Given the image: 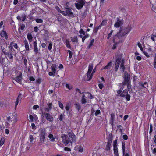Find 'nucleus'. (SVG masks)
<instances>
[{
    "label": "nucleus",
    "mask_w": 156,
    "mask_h": 156,
    "mask_svg": "<svg viewBox=\"0 0 156 156\" xmlns=\"http://www.w3.org/2000/svg\"><path fill=\"white\" fill-rule=\"evenodd\" d=\"M33 45L34 48V51L36 54H37L38 53V51L37 47V41L33 42Z\"/></svg>",
    "instance_id": "a211bd4d"
},
{
    "label": "nucleus",
    "mask_w": 156,
    "mask_h": 156,
    "mask_svg": "<svg viewBox=\"0 0 156 156\" xmlns=\"http://www.w3.org/2000/svg\"><path fill=\"white\" fill-rule=\"evenodd\" d=\"M139 87L140 89H143L144 88H145V87L144 85V83H139Z\"/></svg>",
    "instance_id": "473e14b6"
},
{
    "label": "nucleus",
    "mask_w": 156,
    "mask_h": 156,
    "mask_svg": "<svg viewBox=\"0 0 156 156\" xmlns=\"http://www.w3.org/2000/svg\"><path fill=\"white\" fill-rule=\"evenodd\" d=\"M89 35H85L82 38V42H84L85 39L86 38L88 37H89Z\"/></svg>",
    "instance_id": "5fc2aeb1"
},
{
    "label": "nucleus",
    "mask_w": 156,
    "mask_h": 156,
    "mask_svg": "<svg viewBox=\"0 0 156 156\" xmlns=\"http://www.w3.org/2000/svg\"><path fill=\"white\" fill-rule=\"evenodd\" d=\"M24 44L26 51L27 52H29L30 50L29 44L27 41L26 39L24 40Z\"/></svg>",
    "instance_id": "6ab92c4d"
},
{
    "label": "nucleus",
    "mask_w": 156,
    "mask_h": 156,
    "mask_svg": "<svg viewBox=\"0 0 156 156\" xmlns=\"http://www.w3.org/2000/svg\"><path fill=\"white\" fill-rule=\"evenodd\" d=\"M9 55H7L9 57V59L12 60L13 58L12 55H14L13 52L15 51V50L13 48V47L12 46H9Z\"/></svg>",
    "instance_id": "9b49d317"
},
{
    "label": "nucleus",
    "mask_w": 156,
    "mask_h": 156,
    "mask_svg": "<svg viewBox=\"0 0 156 156\" xmlns=\"http://www.w3.org/2000/svg\"><path fill=\"white\" fill-rule=\"evenodd\" d=\"M153 65L155 68H156V54L154 55Z\"/></svg>",
    "instance_id": "c9c22d12"
},
{
    "label": "nucleus",
    "mask_w": 156,
    "mask_h": 156,
    "mask_svg": "<svg viewBox=\"0 0 156 156\" xmlns=\"http://www.w3.org/2000/svg\"><path fill=\"white\" fill-rule=\"evenodd\" d=\"M66 88L69 89H71L72 88V87L70 86L68 84H66Z\"/></svg>",
    "instance_id": "0e129e2a"
},
{
    "label": "nucleus",
    "mask_w": 156,
    "mask_h": 156,
    "mask_svg": "<svg viewBox=\"0 0 156 156\" xmlns=\"http://www.w3.org/2000/svg\"><path fill=\"white\" fill-rule=\"evenodd\" d=\"M112 140V135H109L108 139V142L105 149L106 151H108L110 150Z\"/></svg>",
    "instance_id": "423d86ee"
},
{
    "label": "nucleus",
    "mask_w": 156,
    "mask_h": 156,
    "mask_svg": "<svg viewBox=\"0 0 156 156\" xmlns=\"http://www.w3.org/2000/svg\"><path fill=\"white\" fill-rule=\"evenodd\" d=\"M93 69V65L92 64H89L88 70L87 73V77L88 79L87 81L90 80L92 78L93 74L92 73L91 74V73Z\"/></svg>",
    "instance_id": "39448f33"
},
{
    "label": "nucleus",
    "mask_w": 156,
    "mask_h": 156,
    "mask_svg": "<svg viewBox=\"0 0 156 156\" xmlns=\"http://www.w3.org/2000/svg\"><path fill=\"white\" fill-rule=\"evenodd\" d=\"M27 37L29 41V42H31L32 41L33 37L30 33H28L27 35Z\"/></svg>",
    "instance_id": "cd10ccee"
},
{
    "label": "nucleus",
    "mask_w": 156,
    "mask_h": 156,
    "mask_svg": "<svg viewBox=\"0 0 156 156\" xmlns=\"http://www.w3.org/2000/svg\"><path fill=\"white\" fill-rule=\"evenodd\" d=\"M36 22L38 23H41L43 22V21L42 19H37L35 20Z\"/></svg>",
    "instance_id": "58836bf2"
},
{
    "label": "nucleus",
    "mask_w": 156,
    "mask_h": 156,
    "mask_svg": "<svg viewBox=\"0 0 156 156\" xmlns=\"http://www.w3.org/2000/svg\"><path fill=\"white\" fill-rule=\"evenodd\" d=\"M55 73H54V72H49L48 74L49 76H54L55 75Z\"/></svg>",
    "instance_id": "13d9d810"
},
{
    "label": "nucleus",
    "mask_w": 156,
    "mask_h": 156,
    "mask_svg": "<svg viewBox=\"0 0 156 156\" xmlns=\"http://www.w3.org/2000/svg\"><path fill=\"white\" fill-rule=\"evenodd\" d=\"M94 41V39H93L91 40V41L90 44L89 45L88 47L89 48H90L91 47V46H92L93 44Z\"/></svg>",
    "instance_id": "e433bc0d"
},
{
    "label": "nucleus",
    "mask_w": 156,
    "mask_h": 156,
    "mask_svg": "<svg viewBox=\"0 0 156 156\" xmlns=\"http://www.w3.org/2000/svg\"><path fill=\"white\" fill-rule=\"evenodd\" d=\"M0 35L2 37H5L6 39L8 38V35L7 33L6 32L4 31V30H3L1 32Z\"/></svg>",
    "instance_id": "5701e85b"
},
{
    "label": "nucleus",
    "mask_w": 156,
    "mask_h": 156,
    "mask_svg": "<svg viewBox=\"0 0 156 156\" xmlns=\"http://www.w3.org/2000/svg\"><path fill=\"white\" fill-rule=\"evenodd\" d=\"M31 126H32V128L34 130H35L36 128V127L35 124L34 123H32L31 124Z\"/></svg>",
    "instance_id": "052dcab7"
},
{
    "label": "nucleus",
    "mask_w": 156,
    "mask_h": 156,
    "mask_svg": "<svg viewBox=\"0 0 156 156\" xmlns=\"http://www.w3.org/2000/svg\"><path fill=\"white\" fill-rule=\"evenodd\" d=\"M67 51L69 53V58H71L73 55L72 52L70 50H68Z\"/></svg>",
    "instance_id": "a18cd8bd"
},
{
    "label": "nucleus",
    "mask_w": 156,
    "mask_h": 156,
    "mask_svg": "<svg viewBox=\"0 0 156 156\" xmlns=\"http://www.w3.org/2000/svg\"><path fill=\"white\" fill-rule=\"evenodd\" d=\"M26 15L25 14H22V21H24L26 19Z\"/></svg>",
    "instance_id": "ea45409f"
},
{
    "label": "nucleus",
    "mask_w": 156,
    "mask_h": 156,
    "mask_svg": "<svg viewBox=\"0 0 156 156\" xmlns=\"http://www.w3.org/2000/svg\"><path fill=\"white\" fill-rule=\"evenodd\" d=\"M29 139L30 140V143H32L34 140V138L33 137V136L32 135H30L29 136Z\"/></svg>",
    "instance_id": "8fccbe9b"
},
{
    "label": "nucleus",
    "mask_w": 156,
    "mask_h": 156,
    "mask_svg": "<svg viewBox=\"0 0 156 156\" xmlns=\"http://www.w3.org/2000/svg\"><path fill=\"white\" fill-rule=\"evenodd\" d=\"M98 29L97 27H96L94 28V32L95 33H97L98 30Z\"/></svg>",
    "instance_id": "774afa93"
},
{
    "label": "nucleus",
    "mask_w": 156,
    "mask_h": 156,
    "mask_svg": "<svg viewBox=\"0 0 156 156\" xmlns=\"http://www.w3.org/2000/svg\"><path fill=\"white\" fill-rule=\"evenodd\" d=\"M115 115L114 113H112L111 114V119L110 122L113 123L115 121Z\"/></svg>",
    "instance_id": "393cba45"
},
{
    "label": "nucleus",
    "mask_w": 156,
    "mask_h": 156,
    "mask_svg": "<svg viewBox=\"0 0 156 156\" xmlns=\"http://www.w3.org/2000/svg\"><path fill=\"white\" fill-rule=\"evenodd\" d=\"M75 106L76 108L78 110H79L81 108V106L80 104L78 103H76L75 104Z\"/></svg>",
    "instance_id": "2f4dec72"
},
{
    "label": "nucleus",
    "mask_w": 156,
    "mask_h": 156,
    "mask_svg": "<svg viewBox=\"0 0 156 156\" xmlns=\"http://www.w3.org/2000/svg\"><path fill=\"white\" fill-rule=\"evenodd\" d=\"M132 27L130 26H128L125 29L122 30L121 27L120 28V30L117 33L116 35H115L114 37L113 41L114 42L115 40V39L117 37L119 39H121L122 37L124 36L126 34L130 32L131 29Z\"/></svg>",
    "instance_id": "f257e3e1"
},
{
    "label": "nucleus",
    "mask_w": 156,
    "mask_h": 156,
    "mask_svg": "<svg viewBox=\"0 0 156 156\" xmlns=\"http://www.w3.org/2000/svg\"><path fill=\"white\" fill-rule=\"evenodd\" d=\"M21 94H19L16 99V100L15 102V108L16 107L19 103V101H20L21 100Z\"/></svg>",
    "instance_id": "aec40b11"
},
{
    "label": "nucleus",
    "mask_w": 156,
    "mask_h": 156,
    "mask_svg": "<svg viewBox=\"0 0 156 156\" xmlns=\"http://www.w3.org/2000/svg\"><path fill=\"white\" fill-rule=\"evenodd\" d=\"M130 80V76H129L127 72H124V77L123 81H126Z\"/></svg>",
    "instance_id": "f3484780"
},
{
    "label": "nucleus",
    "mask_w": 156,
    "mask_h": 156,
    "mask_svg": "<svg viewBox=\"0 0 156 156\" xmlns=\"http://www.w3.org/2000/svg\"><path fill=\"white\" fill-rule=\"evenodd\" d=\"M122 24V21L119 19L115 23L114 26L115 27L118 28Z\"/></svg>",
    "instance_id": "412c9836"
},
{
    "label": "nucleus",
    "mask_w": 156,
    "mask_h": 156,
    "mask_svg": "<svg viewBox=\"0 0 156 156\" xmlns=\"http://www.w3.org/2000/svg\"><path fill=\"white\" fill-rule=\"evenodd\" d=\"M99 88L101 89H102L103 87H104V85L103 84L100 83L99 84Z\"/></svg>",
    "instance_id": "338daca9"
},
{
    "label": "nucleus",
    "mask_w": 156,
    "mask_h": 156,
    "mask_svg": "<svg viewBox=\"0 0 156 156\" xmlns=\"http://www.w3.org/2000/svg\"><path fill=\"white\" fill-rule=\"evenodd\" d=\"M119 94H120L119 96L120 97H126V98L128 101H129L130 100V95L128 94V91L126 89L124 90L121 93H120Z\"/></svg>",
    "instance_id": "0eeeda50"
},
{
    "label": "nucleus",
    "mask_w": 156,
    "mask_h": 156,
    "mask_svg": "<svg viewBox=\"0 0 156 156\" xmlns=\"http://www.w3.org/2000/svg\"><path fill=\"white\" fill-rule=\"evenodd\" d=\"M79 32L80 34H82L84 35H85V32L83 31V30L81 29L79 31Z\"/></svg>",
    "instance_id": "4d7b16f0"
},
{
    "label": "nucleus",
    "mask_w": 156,
    "mask_h": 156,
    "mask_svg": "<svg viewBox=\"0 0 156 156\" xmlns=\"http://www.w3.org/2000/svg\"><path fill=\"white\" fill-rule=\"evenodd\" d=\"M117 39H119V38H118L117 37L115 39V42H114L113 41V42L115 43V44H114L113 45V47H112V48L113 49H116V48L117 43H115V41H117Z\"/></svg>",
    "instance_id": "f704fd0d"
},
{
    "label": "nucleus",
    "mask_w": 156,
    "mask_h": 156,
    "mask_svg": "<svg viewBox=\"0 0 156 156\" xmlns=\"http://www.w3.org/2000/svg\"><path fill=\"white\" fill-rule=\"evenodd\" d=\"M122 61V57L121 56L118 57L115 64V71L117 72L119 67L120 63Z\"/></svg>",
    "instance_id": "1a4fd4ad"
},
{
    "label": "nucleus",
    "mask_w": 156,
    "mask_h": 156,
    "mask_svg": "<svg viewBox=\"0 0 156 156\" xmlns=\"http://www.w3.org/2000/svg\"><path fill=\"white\" fill-rule=\"evenodd\" d=\"M61 138L62 139V142L66 146L69 143H70V140L69 139L67 135L63 134L61 135Z\"/></svg>",
    "instance_id": "6e6552de"
},
{
    "label": "nucleus",
    "mask_w": 156,
    "mask_h": 156,
    "mask_svg": "<svg viewBox=\"0 0 156 156\" xmlns=\"http://www.w3.org/2000/svg\"><path fill=\"white\" fill-rule=\"evenodd\" d=\"M52 44L51 43H50L48 46V49L49 50H51L52 48Z\"/></svg>",
    "instance_id": "680f3d73"
},
{
    "label": "nucleus",
    "mask_w": 156,
    "mask_h": 156,
    "mask_svg": "<svg viewBox=\"0 0 156 156\" xmlns=\"http://www.w3.org/2000/svg\"><path fill=\"white\" fill-rule=\"evenodd\" d=\"M56 65L55 64H52L51 66V70L54 73H56Z\"/></svg>",
    "instance_id": "bb28decb"
},
{
    "label": "nucleus",
    "mask_w": 156,
    "mask_h": 156,
    "mask_svg": "<svg viewBox=\"0 0 156 156\" xmlns=\"http://www.w3.org/2000/svg\"><path fill=\"white\" fill-rule=\"evenodd\" d=\"M81 102L82 104H85L87 102L86 98H82Z\"/></svg>",
    "instance_id": "79ce46f5"
},
{
    "label": "nucleus",
    "mask_w": 156,
    "mask_h": 156,
    "mask_svg": "<svg viewBox=\"0 0 156 156\" xmlns=\"http://www.w3.org/2000/svg\"><path fill=\"white\" fill-rule=\"evenodd\" d=\"M87 93L88 94V97L89 98L93 99L94 98L93 96L90 93L87 92Z\"/></svg>",
    "instance_id": "37998d69"
},
{
    "label": "nucleus",
    "mask_w": 156,
    "mask_h": 156,
    "mask_svg": "<svg viewBox=\"0 0 156 156\" xmlns=\"http://www.w3.org/2000/svg\"><path fill=\"white\" fill-rule=\"evenodd\" d=\"M125 85H127L128 90L129 92L132 91V89L131 85L130 84V80L126 81H123L122 83L119 84V86H120V89L117 91V93L118 94L120 93L124 88Z\"/></svg>",
    "instance_id": "f03ea898"
},
{
    "label": "nucleus",
    "mask_w": 156,
    "mask_h": 156,
    "mask_svg": "<svg viewBox=\"0 0 156 156\" xmlns=\"http://www.w3.org/2000/svg\"><path fill=\"white\" fill-rule=\"evenodd\" d=\"M52 103H50L48 105V107L45 109V111L48 112L49 110H51L52 108Z\"/></svg>",
    "instance_id": "c756f323"
},
{
    "label": "nucleus",
    "mask_w": 156,
    "mask_h": 156,
    "mask_svg": "<svg viewBox=\"0 0 156 156\" xmlns=\"http://www.w3.org/2000/svg\"><path fill=\"white\" fill-rule=\"evenodd\" d=\"M107 20H103L101 22V25L102 26H104L105 25V23L107 22Z\"/></svg>",
    "instance_id": "6e6d98bb"
},
{
    "label": "nucleus",
    "mask_w": 156,
    "mask_h": 156,
    "mask_svg": "<svg viewBox=\"0 0 156 156\" xmlns=\"http://www.w3.org/2000/svg\"><path fill=\"white\" fill-rule=\"evenodd\" d=\"M4 143V138H1L0 141V146L2 145Z\"/></svg>",
    "instance_id": "de8ad7c7"
},
{
    "label": "nucleus",
    "mask_w": 156,
    "mask_h": 156,
    "mask_svg": "<svg viewBox=\"0 0 156 156\" xmlns=\"http://www.w3.org/2000/svg\"><path fill=\"white\" fill-rule=\"evenodd\" d=\"M29 118L31 122H34V114L33 115H29Z\"/></svg>",
    "instance_id": "c03bdc74"
},
{
    "label": "nucleus",
    "mask_w": 156,
    "mask_h": 156,
    "mask_svg": "<svg viewBox=\"0 0 156 156\" xmlns=\"http://www.w3.org/2000/svg\"><path fill=\"white\" fill-rule=\"evenodd\" d=\"M28 2L27 0H24L23 2H21L19 3V5L20 6V9L21 10H23L27 7V5Z\"/></svg>",
    "instance_id": "ddd939ff"
},
{
    "label": "nucleus",
    "mask_w": 156,
    "mask_h": 156,
    "mask_svg": "<svg viewBox=\"0 0 156 156\" xmlns=\"http://www.w3.org/2000/svg\"><path fill=\"white\" fill-rule=\"evenodd\" d=\"M39 107V106L37 105H35L33 106V109L36 110Z\"/></svg>",
    "instance_id": "bf43d9fd"
},
{
    "label": "nucleus",
    "mask_w": 156,
    "mask_h": 156,
    "mask_svg": "<svg viewBox=\"0 0 156 156\" xmlns=\"http://www.w3.org/2000/svg\"><path fill=\"white\" fill-rule=\"evenodd\" d=\"M112 62L110 61L107 65H106L103 68V69H109L111 68V67L112 66Z\"/></svg>",
    "instance_id": "b1692460"
},
{
    "label": "nucleus",
    "mask_w": 156,
    "mask_h": 156,
    "mask_svg": "<svg viewBox=\"0 0 156 156\" xmlns=\"http://www.w3.org/2000/svg\"><path fill=\"white\" fill-rule=\"evenodd\" d=\"M121 62L120 68L122 71L123 72L125 69V67L124 66V61L122 60Z\"/></svg>",
    "instance_id": "4be33fe9"
},
{
    "label": "nucleus",
    "mask_w": 156,
    "mask_h": 156,
    "mask_svg": "<svg viewBox=\"0 0 156 156\" xmlns=\"http://www.w3.org/2000/svg\"><path fill=\"white\" fill-rule=\"evenodd\" d=\"M48 137L51 142H53L55 141V137H54L52 133H48Z\"/></svg>",
    "instance_id": "dca6fc26"
},
{
    "label": "nucleus",
    "mask_w": 156,
    "mask_h": 156,
    "mask_svg": "<svg viewBox=\"0 0 156 156\" xmlns=\"http://www.w3.org/2000/svg\"><path fill=\"white\" fill-rule=\"evenodd\" d=\"M58 104L59 107L62 109H63L64 108V106L63 104L60 102V101H58Z\"/></svg>",
    "instance_id": "09e8293b"
},
{
    "label": "nucleus",
    "mask_w": 156,
    "mask_h": 156,
    "mask_svg": "<svg viewBox=\"0 0 156 156\" xmlns=\"http://www.w3.org/2000/svg\"><path fill=\"white\" fill-rule=\"evenodd\" d=\"M117 128L120 130V132H122V129H121L122 126L121 125H119L117 126Z\"/></svg>",
    "instance_id": "864d4df0"
},
{
    "label": "nucleus",
    "mask_w": 156,
    "mask_h": 156,
    "mask_svg": "<svg viewBox=\"0 0 156 156\" xmlns=\"http://www.w3.org/2000/svg\"><path fill=\"white\" fill-rule=\"evenodd\" d=\"M65 10L66 13V16H68L71 17H73L74 16V14L72 12L71 10L69 7L65 8Z\"/></svg>",
    "instance_id": "f8f14e48"
},
{
    "label": "nucleus",
    "mask_w": 156,
    "mask_h": 156,
    "mask_svg": "<svg viewBox=\"0 0 156 156\" xmlns=\"http://www.w3.org/2000/svg\"><path fill=\"white\" fill-rule=\"evenodd\" d=\"M71 40L73 42L77 43L78 42V40L77 36L71 37Z\"/></svg>",
    "instance_id": "c85d7f7f"
},
{
    "label": "nucleus",
    "mask_w": 156,
    "mask_h": 156,
    "mask_svg": "<svg viewBox=\"0 0 156 156\" xmlns=\"http://www.w3.org/2000/svg\"><path fill=\"white\" fill-rule=\"evenodd\" d=\"M100 114H101L100 111L99 110H97L96 111L95 115L96 116H97Z\"/></svg>",
    "instance_id": "3c124183"
},
{
    "label": "nucleus",
    "mask_w": 156,
    "mask_h": 156,
    "mask_svg": "<svg viewBox=\"0 0 156 156\" xmlns=\"http://www.w3.org/2000/svg\"><path fill=\"white\" fill-rule=\"evenodd\" d=\"M69 43V40L68 39H66L65 42V43L66 44V46L68 48L71 49V47Z\"/></svg>",
    "instance_id": "a878e982"
},
{
    "label": "nucleus",
    "mask_w": 156,
    "mask_h": 156,
    "mask_svg": "<svg viewBox=\"0 0 156 156\" xmlns=\"http://www.w3.org/2000/svg\"><path fill=\"white\" fill-rule=\"evenodd\" d=\"M45 116L47 120L50 122L53 121L54 119L52 116L49 113L45 114Z\"/></svg>",
    "instance_id": "2eb2a0df"
},
{
    "label": "nucleus",
    "mask_w": 156,
    "mask_h": 156,
    "mask_svg": "<svg viewBox=\"0 0 156 156\" xmlns=\"http://www.w3.org/2000/svg\"><path fill=\"white\" fill-rule=\"evenodd\" d=\"M143 52L144 54L147 57H150V55H149L148 53L144 51H143Z\"/></svg>",
    "instance_id": "603ef678"
},
{
    "label": "nucleus",
    "mask_w": 156,
    "mask_h": 156,
    "mask_svg": "<svg viewBox=\"0 0 156 156\" xmlns=\"http://www.w3.org/2000/svg\"><path fill=\"white\" fill-rule=\"evenodd\" d=\"M137 45L139 47L140 50L143 51V48L140 42H138L137 44Z\"/></svg>",
    "instance_id": "49530a36"
},
{
    "label": "nucleus",
    "mask_w": 156,
    "mask_h": 156,
    "mask_svg": "<svg viewBox=\"0 0 156 156\" xmlns=\"http://www.w3.org/2000/svg\"><path fill=\"white\" fill-rule=\"evenodd\" d=\"M122 149L123 155H124L125 151V144L124 142H122Z\"/></svg>",
    "instance_id": "72a5a7b5"
},
{
    "label": "nucleus",
    "mask_w": 156,
    "mask_h": 156,
    "mask_svg": "<svg viewBox=\"0 0 156 156\" xmlns=\"http://www.w3.org/2000/svg\"><path fill=\"white\" fill-rule=\"evenodd\" d=\"M34 119L35 122H37L38 121V117L35 114H34Z\"/></svg>",
    "instance_id": "4c0bfd02"
},
{
    "label": "nucleus",
    "mask_w": 156,
    "mask_h": 156,
    "mask_svg": "<svg viewBox=\"0 0 156 156\" xmlns=\"http://www.w3.org/2000/svg\"><path fill=\"white\" fill-rule=\"evenodd\" d=\"M22 76L21 75H20L18 76H17L16 78V81L18 82L19 83H20V82H21V80H22Z\"/></svg>",
    "instance_id": "7c9ffc66"
},
{
    "label": "nucleus",
    "mask_w": 156,
    "mask_h": 156,
    "mask_svg": "<svg viewBox=\"0 0 156 156\" xmlns=\"http://www.w3.org/2000/svg\"><path fill=\"white\" fill-rule=\"evenodd\" d=\"M68 133L69 135V139L70 140V143H72L75 140V135L71 130H68Z\"/></svg>",
    "instance_id": "9d476101"
},
{
    "label": "nucleus",
    "mask_w": 156,
    "mask_h": 156,
    "mask_svg": "<svg viewBox=\"0 0 156 156\" xmlns=\"http://www.w3.org/2000/svg\"><path fill=\"white\" fill-rule=\"evenodd\" d=\"M27 59L26 58H25L24 59L23 63H24L25 65L26 66H27Z\"/></svg>",
    "instance_id": "69168bd1"
},
{
    "label": "nucleus",
    "mask_w": 156,
    "mask_h": 156,
    "mask_svg": "<svg viewBox=\"0 0 156 156\" xmlns=\"http://www.w3.org/2000/svg\"><path fill=\"white\" fill-rule=\"evenodd\" d=\"M47 132L45 129H42L40 132L39 142L40 145H41L42 144H44L45 136H46Z\"/></svg>",
    "instance_id": "7ed1b4c3"
},
{
    "label": "nucleus",
    "mask_w": 156,
    "mask_h": 156,
    "mask_svg": "<svg viewBox=\"0 0 156 156\" xmlns=\"http://www.w3.org/2000/svg\"><path fill=\"white\" fill-rule=\"evenodd\" d=\"M12 44H14L13 46L16 49H17L18 48V47L16 44H14L13 42H11L10 43V45H12Z\"/></svg>",
    "instance_id": "a19ab883"
},
{
    "label": "nucleus",
    "mask_w": 156,
    "mask_h": 156,
    "mask_svg": "<svg viewBox=\"0 0 156 156\" xmlns=\"http://www.w3.org/2000/svg\"><path fill=\"white\" fill-rule=\"evenodd\" d=\"M25 25L24 24H22L20 25V28L21 30H23L25 28Z\"/></svg>",
    "instance_id": "e2e57ef3"
},
{
    "label": "nucleus",
    "mask_w": 156,
    "mask_h": 156,
    "mask_svg": "<svg viewBox=\"0 0 156 156\" xmlns=\"http://www.w3.org/2000/svg\"><path fill=\"white\" fill-rule=\"evenodd\" d=\"M87 2L85 0H77L76 3H75V6L78 10L82 9L85 5Z\"/></svg>",
    "instance_id": "20e7f679"
},
{
    "label": "nucleus",
    "mask_w": 156,
    "mask_h": 156,
    "mask_svg": "<svg viewBox=\"0 0 156 156\" xmlns=\"http://www.w3.org/2000/svg\"><path fill=\"white\" fill-rule=\"evenodd\" d=\"M7 43L4 44L3 45L1 46V49L5 55H9V51H8L6 50L5 48H7Z\"/></svg>",
    "instance_id": "4468645a"
}]
</instances>
